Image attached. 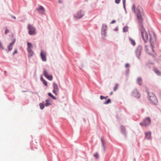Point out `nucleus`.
<instances>
[{"label": "nucleus", "mask_w": 161, "mask_h": 161, "mask_svg": "<svg viewBox=\"0 0 161 161\" xmlns=\"http://www.w3.org/2000/svg\"><path fill=\"white\" fill-rule=\"evenodd\" d=\"M42 82L45 85L47 86V82L44 80H43Z\"/></svg>", "instance_id": "obj_28"}, {"label": "nucleus", "mask_w": 161, "mask_h": 161, "mask_svg": "<svg viewBox=\"0 0 161 161\" xmlns=\"http://www.w3.org/2000/svg\"><path fill=\"white\" fill-rule=\"evenodd\" d=\"M111 101L110 99H108L107 101H105L104 103V104H108V103H111Z\"/></svg>", "instance_id": "obj_26"}, {"label": "nucleus", "mask_w": 161, "mask_h": 161, "mask_svg": "<svg viewBox=\"0 0 161 161\" xmlns=\"http://www.w3.org/2000/svg\"><path fill=\"white\" fill-rule=\"evenodd\" d=\"M17 53V50H16L13 53V54H15V53Z\"/></svg>", "instance_id": "obj_41"}, {"label": "nucleus", "mask_w": 161, "mask_h": 161, "mask_svg": "<svg viewBox=\"0 0 161 161\" xmlns=\"http://www.w3.org/2000/svg\"><path fill=\"white\" fill-rule=\"evenodd\" d=\"M129 40L132 45L135 46L136 45V42L134 40L130 37L129 38Z\"/></svg>", "instance_id": "obj_18"}, {"label": "nucleus", "mask_w": 161, "mask_h": 161, "mask_svg": "<svg viewBox=\"0 0 161 161\" xmlns=\"http://www.w3.org/2000/svg\"><path fill=\"white\" fill-rule=\"evenodd\" d=\"M156 99V98H155V96H152V97H150V98L149 99V100L151 101L152 102H154V100H155Z\"/></svg>", "instance_id": "obj_21"}, {"label": "nucleus", "mask_w": 161, "mask_h": 161, "mask_svg": "<svg viewBox=\"0 0 161 161\" xmlns=\"http://www.w3.org/2000/svg\"><path fill=\"white\" fill-rule=\"evenodd\" d=\"M120 0H115V3H116L118 4L119 3Z\"/></svg>", "instance_id": "obj_33"}, {"label": "nucleus", "mask_w": 161, "mask_h": 161, "mask_svg": "<svg viewBox=\"0 0 161 161\" xmlns=\"http://www.w3.org/2000/svg\"><path fill=\"white\" fill-rule=\"evenodd\" d=\"M137 83L140 85H141L142 84V80L141 78H138L137 80Z\"/></svg>", "instance_id": "obj_17"}, {"label": "nucleus", "mask_w": 161, "mask_h": 161, "mask_svg": "<svg viewBox=\"0 0 161 161\" xmlns=\"http://www.w3.org/2000/svg\"><path fill=\"white\" fill-rule=\"evenodd\" d=\"M0 47H1L3 49H4V48L2 46L1 43L0 42Z\"/></svg>", "instance_id": "obj_35"}, {"label": "nucleus", "mask_w": 161, "mask_h": 161, "mask_svg": "<svg viewBox=\"0 0 161 161\" xmlns=\"http://www.w3.org/2000/svg\"><path fill=\"white\" fill-rule=\"evenodd\" d=\"M83 15H84L83 12L81 11H80L75 15V17L76 18H81Z\"/></svg>", "instance_id": "obj_11"}, {"label": "nucleus", "mask_w": 161, "mask_h": 161, "mask_svg": "<svg viewBox=\"0 0 161 161\" xmlns=\"http://www.w3.org/2000/svg\"><path fill=\"white\" fill-rule=\"evenodd\" d=\"M50 100L49 99H47L46 100V103H49V102H50Z\"/></svg>", "instance_id": "obj_38"}, {"label": "nucleus", "mask_w": 161, "mask_h": 161, "mask_svg": "<svg viewBox=\"0 0 161 161\" xmlns=\"http://www.w3.org/2000/svg\"><path fill=\"white\" fill-rule=\"evenodd\" d=\"M40 56L43 61L45 62L46 61V53L45 52L42 50L40 53Z\"/></svg>", "instance_id": "obj_8"}, {"label": "nucleus", "mask_w": 161, "mask_h": 161, "mask_svg": "<svg viewBox=\"0 0 161 161\" xmlns=\"http://www.w3.org/2000/svg\"><path fill=\"white\" fill-rule=\"evenodd\" d=\"M28 33L30 35H35L36 33L35 28L31 25H29L28 26Z\"/></svg>", "instance_id": "obj_3"}, {"label": "nucleus", "mask_w": 161, "mask_h": 161, "mask_svg": "<svg viewBox=\"0 0 161 161\" xmlns=\"http://www.w3.org/2000/svg\"><path fill=\"white\" fill-rule=\"evenodd\" d=\"M44 76L50 80H52L53 79V76L51 75H49L48 72L46 69H44L43 71Z\"/></svg>", "instance_id": "obj_6"}, {"label": "nucleus", "mask_w": 161, "mask_h": 161, "mask_svg": "<svg viewBox=\"0 0 161 161\" xmlns=\"http://www.w3.org/2000/svg\"><path fill=\"white\" fill-rule=\"evenodd\" d=\"M116 22V21L115 20H113L112 21V22H111V24H113L114 23H115Z\"/></svg>", "instance_id": "obj_37"}, {"label": "nucleus", "mask_w": 161, "mask_h": 161, "mask_svg": "<svg viewBox=\"0 0 161 161\" xmlns=\"http://www.w3.org/2000/svg\"><path fill=\"white\" fill-rule=\"evenodd\" d=\"M93 156L96 159L98 158L99 156V155L97 153H95Z\"/></svg>", "instance_id": "obj_27"}, {"label": "nucleus", "mask_w": 161, "mask_h": 161, "mask_svg": "<svg viewBox=\"0 0 161 161\" xmlns=\"http://www.w3.org/2000/svg\"><path fill=\"white\" fill-rule=\"evenodd\" d=\"M151 135V132H150L145 133V137L147 139H149L150 138Z\"/></svg>", "instance_id": "obj_16"}, {"label": "nucleus", "mask_w": 161, "mask_h": 161, "mask_svg": "<svg viewBox=\"0 0 161 161\" xmlns=\"http://www.w3.org/2000/svg\"><path fill=\"white\" fill-rule=\"evenodd\" d=\"M132 95L137 98L140 97V95L136 89L134 90L132 92Z\"/></svg>", "instance_id": "obj_10"}, {"label": "nucleus", "mask_w": 161, "mask_h": 161, "mask_svg": "<svg viewBox=\"0 0 161 161\" xmlns=\"http://www.w3.org/2000/svg\"><path fill=\"white\" fill-rule=\"evenodd\" d=\"M142 9L141 7H138L136 9L137 16L139 21L142 22L143 19L141 15V10Z\"/></svg>", "instance_id": "obj_5"}, {"label": "nucleus", "mask_w": 161, "mask_h": 161, "mask_svg": "<svg viewBox=\"0 0 161 161\" xmlns=\"http://www.w3.org/2000/svg\"><path fill=\"white\" fill-rule=\"evenodd\" d=\"M27 51H29L30 50H32V48L33 47V46L31 44L29 43V42H27Z\"/></svg>", "instance_id": "obj_15"}, {"label": "nucleus", "mask_w": 161, "mask_h": 161, "mask_svg": "<svg viewBox=\"0 0 161 161\" xmlns=\"http://www.w3.org/2000/svg\"><path fill=\"white\" fill-rule=\"evenodd\" d=\"M118 84H116L115 87L114 88V89H113L114 91H116L117 90V89L118 88Z\"/></svg>", "instance_id": "obj_24"}, {"label": "nucleus", "mask_w": 161, "mask_h": 161, "mask_svg": "<svg viewBox=\"0 0 161 161\" xmlns=\"http://www.w3.org/2000/svg\"><path fill=\"white\" fill-rule=\"evenodd\" d=\"M151 120L149 117L146 118L142 121L140 123V125L142 126H146L150 125L151 123Z\"/></svg>", "instance_id": "obj_2"}, {"label": "nucleus", "mask_w": 161, "mask_h": 161, "mask_svg": "<svg viewBox=\"0 0 161 161\" xmlns=\"http://www.w3.org/2000/svg\"><path fill=\"white\" fill-rule=\"evenodd\" d=\"M100 98L101 100H103V99H104V97L103 96H101L100 97Z\"/></svg>", "instance_id": "obj_36"}, {"label": "nucleus", "mask_w": 161, "mask_h": 161, "mask_svg": "<svg viewBox=\"0 0 161 161\" xmlns=\"http://www.w3.org/2000/svg\"><path fill=\"white\" fill-rule=\"evenodd\" d=\"M39 106L40 107V108L41 109H43L44 107V105L42 103H40L39 104Z\"/></svg>", "instance_id": "obj_25"}, {"label": "nucleus", "mask_w": 161, "mask_h": 161, "mask_svg": "<svg viewBox=\"0 0 161 161\" xmlns=\"http://www.w3.org/2000/svg\"><path fill=\"white\" fill-rule=\"evenodd\" d=\"M36 9L41 14H43L45 12V10L44 8L41 6H40L38 8H36Z\"/></svg>", "instance_id": "obj_12"}, {"label": "nucleus", "mask_w": 161, "mask_h": 161, "mask_svg": "<svg viewBox=\"0 0 161 161\" xmlns=\"http://www.w3.org/2000/svg\"><path fill=\"white\" fill-rule=\"evenodd\" d=\"M154 72L158 75H161V73L157 69H154Z\"/></svg>", "instance_id": "obj_19"}, {"label": "nucleus", "mask_w": 161, "mask_h": 161, "mask_svg": "<svg viewBox=\"0 0 161 161\" xmlns=\"http://www.w3.org/2000/svg\"><path fill=\"white\" fill-rule=\"evenodd\" d=\"M123 4L125 5V0H123Z\"/></svg>", "instance_id": "obj_39"}, {"label": "nucleus", "mask_w": 161, "mask_h": 161, "mask_svg": "<svg viewBox=\"0 0 161 161\" xmlns=\"http://www.w3.org/2000/svg\"><path fill=\"white\" fill-rule=\"evenodd\" d=\"M128 27L125 26L123 28V31L124 32H126L128 31Z\"/></svg>", "instance_id": "obj_22"}, {"label": "nucleus", "mask_w": 161, "mask_h": 161, "mask_svg": "<svg viewBox=\"0 0 161 161\" xmlns=\"http://www.w3.org/2000/svg\"><path fill=\"white\" fill-rule=\"evenodd\" d=\"M12 17L13 18H14V19H16V17H15V16H12Z\"/></svg>", "instance_id": "obj_42"}, {"label": "nucleus", "mask_w": 161, "mask_h": 161, "mask_svg": "<svg viewBox=\"0 0 161 161\" xmlns=\"http://www.w3.org/2000/svg\"><path fill=\"white\" fill-rule=\"evenodd\" d=\"M15 42V39H14L13 40L12 42V43H10V44L8 46V51H10L12 50V46L14 45V44Z\"/></svg>", "instance_id": "obj_13"}, {"label": "nucleus", "mask_w": 161, "mask_h": 161, "mask_svg": "<svg viewBox=\"0 0 161 161\" xmlns=\"http://www.w3.org/2000/svg\"><path fill=\"white\" fill-rule=\"evenodd\" d=\"M48 95L50 97H52L53 99H56V97H54L52 95V94L50 93H48Z\"/></svg>", "instance_id": "obj_23"}, {"label": "nucleus", "mask_w": 161, "mask_h": 161, "mask_svg": "<svg viewBox=\"0 0 161 161\" xmlns=\"http://www.w3.org/2000/svg\"><path fill=\"white\" fill-rule=\"evenodd\" d=\"M43 80H44L42 77L41 78V80L42 82Z\"/></svg>", "instance_id": "obj_43"}, {"label": "nucleus", "mask_w": 161, "mask_h": 161, "mask_svg": "<svg viewBox=\"0 0 161 161\" xmlns=\"http://www.w3.org/2000/svg\"><path fill=\"white\" fill-rule=\"evenodd\" d=\"M53 92L57 96L58 95L57 92L59 90L58 88V85L55 83H53Z\"/></svg>", "instance_id": "obj_9"}, {"label": "nucleus", "mask_w": 161, "mask_h": 161, "mask_svg": "<svg viewBox=\"0 0 161 161\" xmlns=\"http://www.w3.org/2000/svg\"><path fill=\"white\" fill-rule=\"evenodd\" d=\"M113 94V92H111L110 93V95H111Z\"/></svg>", "instance_id": "obj_44"}, {"label": "nucleus", "mask_w": 161, "mask_h": 161, "mask_svg": "<svg viewBox=\"0 0 161 161\" xmlns=\"http://www.w3.org/2000/svg\"><path fill=\"white\" fill-rule=\"evenodd\" d=\"M28 53V57L29 58H30L34 54V52L32 50H30L29 51H27Z\"/></svg>", "instance_id": "obj_14"}, {"label": "nucleus", "mask_w": 161, "mask_h": 161, "mask_svg": "<svg viewBox=\"0 0 161 161\" xmlns=\"http://www.w3.org/2000/svg\"><path fill=\"white\" fill-rule=\"evenodd\" d=\"M51 105V103H46L45 104V105L46 106H48L49 105Z\"/></svg>", "instance_id": "obj_30"}, {"label": "nucleus", "mask_w": 161, "mask_h": 161, "mask_svg": "<svg viewBox=\"0 0 161 161\" xmlns=\"http://www.w3.org/2000/svg\"><path fill=\"white\" fill-rule=\"evenodd\" d=\"M44 76L50 80H52L53 79V76L51 75H49L48 72L46 69H44L43 71Z\"/></svg>", "instance_id": "obj_7"}, {"label": "nucleus", "mask_w": 161, "mask_h": 161, "mask_svg": "<svg viewBox=\"0 0 161 161\" xmlns=\"http://www.w3.org/2000/svg\"><path fill=\"white\" fill-rule=\"evenodd\" d=\"M108 96H107V97H104V99H107V98H108Z\"/></svg>", "instance_id": "obj_45"}, {"label": "nucleus", "mask_w": 161, "mask_h": 161, "mask_svg": "<svg viewBox=\"0 0 161 161\" xmlns=\"http://www.w3.org/2000/svg\"><path fill=\"white\" fill-rule=\"evenodd\" d=\"M132 9L133 10V12L136 13V11H135V5H133L132 7Z\"/></svg>", "instance_id": "obj_29"}, {"label": "nucleus", "mask_w": 161, "mask_h": 161, "mask_svg": "<svg viewBox=\"0 0 161 161\" xmlns=\"http://www.w3.org/2000/svg\"><path fill=\"white\" fill-rule=\"evenodd\" d=\"M125 68H127L130 66V65L128 64H125Z\"/></svg>", "instance_id": "obj_34"}, {"label": "nucleus", "mask_w": 161, "mask_h": 161, "mask_svg": "<svg viewBox=\"0 0 161 161\" xmlns=\"http://www.w3.org/2000/svg\"><path fill=\"white\" fill-rule=\"evenodd\" d=\"M136 55L138 58H140V55L141 54V51L140 50L137 49L136 51Z\"/></svg>", "instance_id": "obj_20"}, {"label": "nucleus", "mask_w": 161, "mask_h": 161, "mask_svg": "<svg viewBox=\"0 0 161 161\" xmlns=\"http://www.w3.org/2000/svg\"><path fill=\"white\" fill-rule=\"evenodd\" d=\"M62 0H58V2L59 3H62Z\"/></svg>", "instance_id": "obj_40"}, {"label": "nucleus", "mask_w": 161, "mask_h": 161, "mask_svg": "<svg viewBox=\"0 0 161 161\" xmlns=\"http://www.w3.org/2000/svg\"><path fill=\"white\" fill-rule=\"evenodd\" d=\"M9 32V31L8 30V29H6L5 30V34H6L7 33H8Z\"/></svg>", "instance_id": "obj_32"}, {"label": "nucleus", "mask_w": 161, "mask_h": 161, "mask_svg": "<svg viewBox=\"0 0 161 161\" xmlns=\"http://www.w3.org/2000/svg\"><path fill=\"white\" fill-rule=\"evenodd\" d=\"M141 28L140 31L141 32L142 36L144 41L146 42L148 40L151 42V44L152 46V43L155 41V37L154 35H153V36L149 34L148 35L147 33L146 32L144 28L143 27L142 24H141Z\"/></svg>", "instance_id": "obj_1"}, {"label": "nucleus", "mask_w": 161, "mask_h": 161, "mask_svg": "<svg viewBox=\"0 0 161 161\" xmlns=\"http://www.w3.org/2000/svg\"><path fill=\"white\" fill-rule=\"evenodd\" d=\"M101 140L102 142V145H103V146L104 149H105V147L104 145V144L103 141V140L102 139H101Z\"/></svg>", "instance_id": "obj_31"}, {"label": "nucleus", "mask_w": 161, "mask_h": 161, "mask_svg": "<svg viewBox=\"0 0 161 161\" xmlns=\"http://www.w3.org/2000/svg\"><path fill=\"white\" fill-rule=\"evenodd\" d=\"M146 50L147 53L149 54L152 55L154 57L155 56V53L154 52L153 47H146Z\"/></svg>", "instance_id": "obj_4"}]
</instances>
